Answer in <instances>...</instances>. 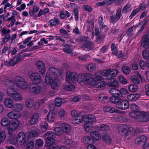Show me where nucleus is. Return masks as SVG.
Wrapping results in <instances>:
<instances>
[{
    "label": "nucleus",
    "instance_id": "13d9d810",
    "mask_svg": "<svg viewBox=\"0 0 149 149\" xmlns=\"http://www.w3.org/2000/svg\"><path fill=\"white\" fill-rule=\"evenodd\" d=\"M106 84L104 81H100L97 82L96 84V86L97 88H100L104 87L105 86Z\"/></svg>",
    "mask_w": 149,
    "mask_h": 149
},
{
    "label": "nucleus",
    "instance_id": "de8ad7c7",
    "mask_svg": "<svg viewBox=\"0 0 149 149\" xmlns=\"http://www.w3.org/2000/svg\"><path fill=\"white\" fill-rule=\"evenodd\" d=\"M96 68V66L95 64L92 63H90L86 67V69L91 72H92L95 70Z\"/></svg>",
    "mask_w": 149,
    "mask_h": 149
},
{
    "label": "nucleus",
    "instance_id": "39448f33",
    "mask_svg": "<svg viewBox=\"0 0 149 149\" xmlns=\"http://www.w3.org/2000/svg\"><path fill=\"white\" fill-rule=\"evenodd\" d=\"M7 93L8 96L14 100L19 101L22 100V97L20 94L13 88H8L7 89Z\"/></svg>",
    "mask_w": 149,
    "mask_h": 149
},
{
    "label": "nucleus",
    "instance_id": "2f4dec72",
    "mask_svg": "<svg viewBox=\"0 0 149 149\" xmlns=\"http://www.w3.org/2000/svg\"><path fill=\"white\" fill-rule=\"evenodd\" d=\"M102 139L104 142L109 144L111 142V139L109 134L107 133H105L103 134Z\"/></svg>",
    "mask_w": 149,
    "mask_h": 149
},
{
    "label": "nucleus",
    "instance_id": "6e6d98bb",
    "mask_svg": "<svg viewBox=\"0 0 149 149\" xmlns=\"http://www.w3.org/2000/svg\"><path fill=\"white\" fill-rule=\"evenodd\" d=\"M26 105L27 108H30L33 105V100L30 99H27L26 102Z\"/></svg>",
    "mask_w": 149,
    "mask_h": 149
},
{
    "label": "nucleus",
    "instance_id": "864d4df0",
    "mask_svg": "<svg viewBox=\"0 0 149 149\" xmlns=\"http://www.w3.org/2000/svg\"><path fill=\"white\" fill-rule=\"evenodd\" d=\"M6 137V134L4 132L2 131L0 132V144L5 141Z\"/></svg>",
    "mask_w": 149,
    "mask_h": 149
},
{
    "label": "nucleus",
    "instance_id": "79ce46f5",
    "mask_svg": "<svg viewBox=\"0 0 149 149\" xmlns=\"http://www.w3.org/2000/svg\"><path fill=\"white\" fill-rule=\"evenodd\" d=\"M139 26L138 24L135 26H133L129 28L127 30L126 34L127 36H130L133 31V29H135Z\"/></svg>",
    "mask_w": 149,
    "mask_h": 149
},
{
    "label": "nucleus",
    "instance_id": "680f3d73",
    "mask_svg": "<svg viewBox=\"0 0 149 149\" xmlns=\"http://www.w3.org/2000/svg\"><path fill=\"white\" fill-rule=\"evenodd\" d=\"M142 55L144 58L149 57V51L147 50H144L142 52Z\"/></svg>",
    "mask_w": 149,
    "mask_h": 149
},
{
    "label": "nucleus",
    "instance_id": "9d476101",
    "mask_svg": "<svg viewBox=\"0 0 149 149\" xmlns=\"http://www.w3.org/2000/svg\"><path fill=\"white\" fill-rule=\"evenodd\" d=\"M121 8H119L117 11L116 15L111 16L110 20L111 23L115 24L120 19L121 16Z\"/></svg>",
    "mask_w": 149,
    "mask_h": 149
},
{
    "label": "nucleus",
    "instance_id": "3c124183",
    "mask_svg": "<svg viewBox=\"0 0 149 149\" xmlns=\"http://www.w3.org/2000/svg\"><path fill=\"white\" fill-rule=\"evenodd\" d=\"M93 140L91 137L89 136H86L84 137L82 140V142L86 144L90 143L91 140Z\"/></svg>",
    "mask_w": 149,
    "mask_h": 149
},
{
    "label": "nucleus",
    "instance_id": "e433bc0d",
    "mask_svg": "<svg viewBox=\"0 0 149 149\" xmlns=\"http://www.w3.org/2000/svg\"><path fill=\"white\" fill-rule=\"evenodd\" d=\"M28 137L29 139L37 136L38 135V133L36 130H32L28 133Z\"/></svg>",
    "mask_w": 149,
    "mask_h": 149
},
{
    "label": "nucleus",
    "instance_id": "0e129e2a",
    "mask_svg": "<svg viewBox=\"0 0 149 149\" xmlns=\"http://www.w3.org/2000/svg\"><path fill=\"white\" fill-rule=\"evenodd\" d=\"M84 127L86 131L87 132H88L91 129L92 127L88 123H86L84 125Z\"/></svg>",
    "mask_w": 149,
    "mask_h": 149
},
{
    "label": "nucleus",
    "instance_id": "9b49d317",
    "mask_svg": "<svg viewBox=\"0 0 149 149\" xmlns=\"http://www.w3.org/2000/svg\"><path fill=\"white\" fill-rule=\"evenodd\" d=\"M36 65L39 70V72L43 75L45 72V67L44 63L42 61H38L36 63Z\"/></svg>",
    "mask_w": 149,
    "mask_h": 149
},
{
    "label": "nucleus",
    "instance_id": "393cba45",
    "mask_svg": "<svg viewBox=\"0 0 149 149\" xmlns=\"http://www.w3.org/2000/svg\"><path fill=\"white\" fill-rule=\"evenodd\" d=\"M142 78L140 75L139 74L138 77L133 76L131 77L132 81L134 84H138L140 83V80H142Z\"/></svg>",
    "mask_w": 149,
    "mask_h": 149
},
{
    "label": "nucleus",
    "instance_id": "603ef678",
    "mask_svg": "<svg viewBox=\"0 0 149 149\" xmlns=\"http://www.w3.org/2000/svg\"><path fill=\"white\" fill-rule=\"evenodd\" d=\"M122 71L125 74H129L130 72V68L127 66H124L122 68Z\"/></svg>",
    "mask_w": 149,
    "mask_h": 149
},
{
    "label": "nucleus",
    "instance_id": "e2e57ef3",
    "mask_svg": "<svg viewBox=\"0 0 149 149\" xmlns=\"http://www.w3.org/2000/svg\"><path fill=\"white\" fill-rule=\"evenodd\" d=\"M5 84L6 86H12L14 83V82L9 79H5L4 81Z\"/></svg>",
    "mask_w": 149,
    "mask_h": 149
},
{
    "label": "nucleus",
    "instance_id": "a878e982",
    "mask_svg": "<svg viewBox=\"0 0 149 149\" xmlns=\"http://www.w3.org/2000/svg\"><path fill=\"white\" fill-rule=\"evenodd\" d=\"M90 135L94 139L96 140H99L100 139V134L97 131H94L90 133Z\"/></svg>",
    "mask_w": 149,
    "mask_h": 149
},
{
    "label": "nucleus",
    "instance_id": "f3484780",
    "mask_svg": "<svg viewBox=\"0 0 149 149\" xmlns=\"http://www.w3.org/2000/svg\"><path fill=\"white\" fill-rule=\"evenodd\" d=\"M63 132L67 134H69L72 131L71 126L67 124H63L61 125Z\"/></svg>",
    "mask_w": 149,
    "mask_h": 149
},
{
    "label": "nucleus",
    "instance_id": "58836bf2",
    "mask_svg": "<svg viewBox=\"0 0 149 149\" xmlns=\"http://www.w3.org/2000/svg\"><path fill=\"white\" fill-rule=\"evenodd\" d=\"M49 23H50V25L52 27L53 26L57 25L59 24L60 22L58 19L55 17L54 19L50 20Z\"/></svg>",
    "mask_w": 149,
    "mask_h": 149
},
{
    "label": "nucleus",
    "instance_id": "ddd939ff",
    "mask_svg": "<svg viewBox=\"0 0 149 149\" xmlns=\"http://www.w3.org/2000/svg\"><path fill=\"white\" fill-rule=\"evenodd\" d=\"M127 130L125 135V138L127 139H130L134 133L136 134L138 132L137 129H135L132 127H129Z\"/></svg>",
    "mask_w": 149,
    "mask_h": 149
},
{
    "label": "nucleus",
    "instance_id": "6e6552de",
    "mask_svg": "<svg viewBox=\"0 0 149 149\" xmlns=\"http://www.w3.org/2000/svg\"><path fill=\"white\" fill-rule=\"evenodd\" d=\"M17 139L19 147L25 146L27 143L26 135L23 132H20L17 134Z\"/></svg>",
    "mask_w": 149,
    "mask_h": 149
},
{
    "label": "nucleus",
    "instance_id": "49530a36",
    "mask_svg": "<svg viewBox=\"0 0 149 149\" xmlns=\"http://www.w3.org/2000/svg\"><path fill=\"white\" fill-rule=\"evenodd\" d=\"M15 112H19V111H22L23 108V106L19 104H15Z\"/></svg>",
    "mask_w": 149,
    "mask_h": 149
},
{
    "label": "nucleus",
    "instance_id": "69168bd1",
    "mask_svg": "<svg viewBox=\"0 0 149 149\" xmlns=\"http://www.w3.org/2000/svg\"><path fill=\"white\" fill-rule=\"evenodd\" d=\"M119 80L121 83L123 84H125L127 83V81L126 79L122 75H120L119 76Z\"/></svg>",
    "mask_w": 149,
    "mask_h": 149
},
{
    "label": "nucleus",
    "instance_id": "5701e85b",
    "mask_svg": "<svg viewBox=\"0 0 149 149\" xmlns=\"http://www.w3.org/2000/svg\"><path fill=\"white\" fill-rule=\"evenodd\" d=\"M82 41L84 44V47L90 50L92 49L94 47L93 43L91 42L86 40H82Z\"/></svg>",
    "mask_w": 149,
    "mask_h": 149
},
{
    "label": "nucleus",
    "instance_id": "20e7f679",
    "mask_svg": "<svg viewBox=\"0 0 149 149\" xmlns=\"http://www.w3.org/2000/svg\"><path fill=\"white\" fill-rule=\"evenodd\" d=\"M119 96H113L110 97L104 94H101L99 97V101L102 103H107L109 100L112 103H117L121 101Z\"/></svg>",
    "mask_w": 149,
    "mask_h": 149
},
{
    "label": "nucleus",
    "instance_id": "2eb2a0df",
    "mask_svg": "<svg viewBox=\"0 0 149 149\" xmlns=\"http://www.w3.org/2000/svg\"><path fill=\"white\" fill-rule=\"evenodd\" d=\"M117 105L119 109L123 110L127 109L129 107V102L126 100L122 101L119 102Z\"/></svg>",
    "mask_w": 149,
    "mask_h": 149
},
{
    "label": "nucleus",
    "instance_id": "ea45409f",
    "mask_svg": "<svg viewBox=\"0 0 149 149\" xmlns=\"http://www.w3.org/2000/svg\"><path fill=\"white\" fill-rule=\"evenodd\" d=\"M104 112H118V110H116L115 108L110 106H106L103 108Z\"/></svg>",
    "mask_w": 149,
    "mask_h": 149
},
{
    "label": "nucleus",
    "instance_id": "7ed1b4c3",
    "mask_svg": "<svg viewBox=\"0 0 149 149\" xmlns=\"http://www.w3.org/2000/svg\"><path fill=\"white\" fill-rule=\"evenodd\" d=\"M78 82H85L91 85H93L95 81L93 79V76L91 74L86 73L84 74L78 75Z\"/></svg>",
    "mask_w": 149,
    "mask_h": 149
},
{
    "label": "nucleus",
    "instance_id": "1a4fd4ad",
    "mask_svg": "<svg viewBox=\"0 0 149 149\" xmlns=\"http://www.w3.org/2000/svg\"><path fill=\"white\" fill-rule=\"evenodd\" d=\"M66 81L70 82V81L73 83H75L77 81L78 82V75L75 72H68L66 74Z\"/></svg>",
    "mask_w": 149,
    "mask_h": 149
},
{
    "label": "nucleus",
    "instance_id": "6ab92c4d",
    "mask_svg": "<svg viewBox=\"0 0 149 149\" xmlns=\"http://www.w3.org/2000/svg\"><path fill=\"white\" fill-rule=\"evenodd\" d=\"M65 143L68 146L73 148L77 144V142L73 141L71 139H68L65 140Z\"/></svg>",
    "mask_w": 149,
    "mask_h": 149
},
{
    "label": "nucleus",
    "instance_id": "bb28decb",
    "mask_svg": "<svg viewBox=\"0 0 149 149\" xmlns=\"http://www.w3.org/2000/svg\"><path fill=\"white\" fill-rule=\"evenodd\" d=\"M5 106L8 108H11L13 105V102L9 97L6 98L4 101Z\"/></svg>",
    "mask_w": 149,
    "mask_h": 149
},
{
    "label": "nucleus",
    "instance_id": "423d86ee",
    "mask_svg": "<svg viewBox=\"0 0 149 149\" xmlns=\"http://www.w3.org/2000/svg\"><path fill=\"white\" fill-rule=\"evenodd\" d=\"M28 75L31 81L36 84H39L42 81L41 77L38 72L30 70L28 72Z\"/></svg>",
    "mask_w": 149,
    "mask_h": 149
},
{
    "label": "nucleus",
    "instance_id": "4d7b16f0",
    "mask_svg": "<svg viewBox=\"0 0 149 149\" xmlns=\"http://www.w3.org/2000/svg\"><path fill=\"white\" fill-rule=\"evenodd\" d=\"M43 142L42 140L41 139H38L36 140V146L39 147H41L43 145Z\"/></svg>",
    "mask_w": 149,
    "mask_h": 149
},
{
    "label": "nucleus",
    "instance_id": "b1692460",
    "mask_svg": "<svg viewBox=\"0 0 149 149\" xmlns=\"http://www.w3.org/2000/svg\"><path fill=\"white\" fill-rule=\"evenodd\" d=\"M55 140L54 138V137L50 138H49L48 137V139H46V143L48 145L47 146H48L49 148H51L52 147V149H54L55 148V146H52L54 143Z\"/></svg>",
    "mask_w": 149,
    "mask_h": 149
},
{
    "label": "nucleus",
    "instance_id": "c03bdc74",
    "mask_svg": "<svg viewBox=\"0 0 149 149\" xmlns=\"http://www.w3.org/2000/svg\"><path fill=\"white\" fill-rule=\"evenodd\" d=\"M20 122L19 120H17L13 121L12 123L11 122V126L13 127L14 129L15 130L17 129L18 128Z\"/></svg>",
    "mask_w": 149,
    "mask_h": 149
},
{
    "label": "nucleus",
    "instance_id": "37998d69",
    "mask_svg": "<svg viewBox=\"0 0 149 149\" xmlns=\"http://www.w3.org/2000/svg\"><path fill=\"white\" fill-rule=\"evenodd\" d=\"M109 92L113 96H116V95H117V96H120L119 91L115 88H111L109 90Z\"/></svg>",
    "mask_w": 149,
    "mask_h": 149
},
{
    "label": "nucleus",
    "instance_id": "a18cd8bd",
    "mask_svg": "<svg viewBox=\"0 0 149 149\" xmlns=\"http://www.w3.org/2000/svg\"><path fill=\"white\" fill-rule=\"evenodd\" d=\"M132 112H143L140 110L139 108L135 104H132L130 106Z\"/></svg>",
    "mask_w": 149,
    "mask_h": 149
},
{
    "label": "nucleus",
    "instance_id": "f8f14e48",
    "mask_svg": "<svg viewBox=\"0 0 149 149\" xmlns=\"http://www.w3.org/2000/svg\"><path fill=\"white\" fill-rule=\"evenodd\" d=\"M50 74L54 77H58L62 74V71L54 67H51L49 68Z\"/></svg>",
    "mask_w": 149,
    "mask_h": 149
},
{
    "label": "nucleus",
    "instance_id": "7c9ffc66",
    "mask_svg": "<svg viewBox=\"0 0 149 149\" xmlns=\"http://www.w3.org/2000/svg\"><path fill=\"white\" fill-rule=\"evenodd\" d=\"M147 139V137L146 136L142 135L136 139L135 142L137 144H139L141 142H145Z\"/></svg>",
    "mask_w": 149,
    "mask_h": 149
},
{
    "label": "nucleus",
    "instance_id": "cd10ccee",
    "mask_svg": "<svg viewBox=\"0 0 149 149\" xmlns=\"http://www.w3.org/2000/svg\"><path fill=\"white\" fill-rule=\"evenodd\" d=\"M1 124L3 127L8 126L10 125L11 121L8 118H4L1 120Z\"/></svg>",
    "mask_w": 149,
    "mask_h": 149
},
{
    "label": "nucleus",
    "instance_id": "4c0bfd02",
    "mask_svg": "<svg viewBox=\"0 0 149 149\" xmlns=\"http://www.w3.org/2000/svg\"><path fill=\"white\" fill-rule=\"evenodd\" d=\"M63 132L62 127H56L54 129V133L57 136H60L62 135Z\"/></svg>",
    "mask_w": 149,
    "mask_h": 149
},
{
    "label": "nucleus",
    "instance_id": "f704fd0d",
    "mask_svg": "<svg viewBox=\"0 0 149 149\" xmlns=\"http://www.w3.org/2000/svg\"><path fill=\"white\" fill-rule=\"evenodd\" d=\"M53 77H51V74L47 72L46 73L45 77V81L49 84H51L54 80H53Z\"/></svg>",
    "mask_w": 149,
    "mask_h": 149
},
{
    "label": "nucleus",
    "instance_id": "c85d7f7f",
    "mask_svg": "<svg viewBox=\"0 0 149 149\" xmlns=\"http://www.w3.org/2000/svg\"><path fill=\"white\" fill-rule=\"evenodd\" d=\"M110 80V81L108 82L107 84V85L109 86L116 87L118 85V82L115 78H112Z\"/></svg>",
    "mask_w": 149,
    "mask_h": 149
},
{
    "label": "nucleus",
    "instance_id": "4be33fe9",
    "mask_svg": "<svg viewBox=\"0 0 149 149\" xmlns=\"http://www.w3.org/2000/svg\"><path fill=\"white\" fill-rule=\"evenodd\" d=\"M21 114L19 112H9L8 116L11 119H15L20 118Z\"/></svg>",
    "mask_w": 149,
    "mask_h": 149
},
{
    "label": "nucleus",
    "instance_id": "338daca9",
    "mask_svg": "<svg viewBox=\"0 0 149 149\" xmlns=\"http://www.w3.org/2000/svg\"><path fill=\"white\" fill-rule=\"evenodd\" d=\"M73 13L74 14V17L76 21H77L78 20V13L79 11L77 8L74 9L73 10Z\"/></svg>",
    "mask_w": 149,
    "mask_h": 149
},
{
    "label": "nucleus",
    "instance_id": "dca6fc26",
    "mask_svg": "<svg viewBox=\"0 0 149 149\" xmlns=\"http://www.w3.org/2000/svg\"><path fill=\"white\" fill-rule=\"evenodd\" d=\"M47 117L48 122L51 123L54 122L55 118L57 117V114L56 112H48Z\"/></svg>",
    "mask_w": 149,
    "mask_h": 149
},
{
    "label": "nucleus",
    "instance_id": "c9c22d12",
    "mask_svg": "<svg viewBox=\"0 0 149 149\" xmlns=\"http://www.w3.org/2000/svg\"><path fill=\"white\" fill-rule=\"evenodd\" d=\"M96 128L98 131H106L108 130L109 127L107 125L104 124H100L96 127Z\"/></svg>",
    "mask_w": 149,
    "mask_h": 149
},
{
    "label": "nucleus",
    "instance_id": "aec40b11",
    "mask_svg": "<svg viewBox=\"0 0 149 149\" xmlns=\"http://www.w3.org/2000/svg\"><path fill=\"white\" fill-rule=\"evenodd\" d=\"M139 65L143 69H149V58L146 59L145 62L142 60L141 61L139 62Z\"/></svg>",
    "mask_w": 149,
    "mask_h": 149
},
{
    "label": "nucleus",
    "instance_id": "774afa93",
    "mask_svg": "<svg viewBox=\"0 0 149 149\" xmlns=\"http://www.w3.org/2000/svg\"><path fill=\"white\" fill-rule=\"evenodd\" d=\"M120 95H126L128 93L127 90L125 88H122L119 91Z\"/></svg>",
    "mask_w": 149,
    "mask_h": 149
},
{
    "label": "nucleus",
    "instance_id": "0eeeda50",
    "mask_svg": "<svg viewBox=\"0 0 149 149\" xmlns=\"http://www.w3.org/2000/svg\"><path fill=\"white\" fill-rule=\"evenodd\" d=\"M18 86L22 90H25L27 88L28 84L25 80L21 76H17L15 79Z\"/></svg>",
    "mask_w": 149,
    "mask_h": 149
},
{
    "label": "nucleus",
    "instance_id": "bf43d9fd",
    "mask_svg": "<svg viewBox=\"0 0 149 149\" xmlns=\"http://www.w3.org/2000/svg\"><path fill=\"white\" fill-rule=\"evenodd\" d=\"M54 133L52 132H47L45 134V136L46 137L47 139H48V138H49L54 137Z\"/></svg>",
    "mask_w": 149,
    "mask_h": 149
},
{
    "label": "nucleus",
    "instance_id": "5fc2aeb1",
    "mask_svg": "<svg viewBox=\"0 0 149 149\" xmlns=\"http://www.w3.org/2000/svg\"><path fill=\"white\" fill-rule=\"evenodd\" d=\"M131 5L127 3L122 10V13H127L131 10Z\"/></svg>",
    "mask_w": 149,
    "mask_h": 149
},
{
    "label": "nucleus",
    "instance_id": "f03ea898",
    "mask_svg": "<svg viewBox=\"0 0 149 149\" xmlns=\"http://www.w3.org/2000/svg\"><path fill=\"white\" fill-rule=\"evenodd\" d=\"M130 116L138 121L149 120V112H130Z\"/></svg>",
    "mask_w": 149,
    "mask_h": 149
},
{
    "label": "nucleus",
    "instance_id": "4468645a",
    "mask_svg": "<svg viewBox=\"0 0 149 149\" xmlns=\"http://www.w3.org/2000/svg\"><path fill=\"white\" fill-rule=\"evenodd\" d=\"M149 36L148 35H144L143 36L141 43L142 47L146 49L149 48Z\"/></svg>",
    "mask_w": 149,
    "mask_h": 149
},
{
    "label": "nucleus",
    "instance_id": "72a5a7b5",
    "mask_svg": "<svg viewBox=\"0 0 149 149\" xmlns=\"http://www.w3.org/2000/svg\"><path fill=\"white\" fill-rule=\"evenodd\" d=\"M128 125H122L118 127V133L121 134L126 131L128 128Z\"/></svg>",
    "mask_w": 149,
    "mask_h": 149
},
{
    "label": "nucleus",
    "instance_id": "a211bd4d",
    "mask_svg": "<svg viewBox=\"0 0 149 149\" xmlns=\"http://www.w3.org/2000/svg\"><path fill=\"white\" fill-rule=\"evenodd\" d=\"M29 90L33 93L37 94L40 91V87L38 85H32L29 87Z\"/></svg>",
    "mask_w": 149,
    "mask_h": 149
},
{
    "label": "nucleus",
    "instance_id": "8fccbe9b",
    "mask_svg": "<svg viewBox=\"0 0 149 149\" xmlns=\"http://www.w3.org/2000/svg\"><path fill=\"white\" fill-rule=\"evenodd\" d=\"M63 100L61 98H57L55 100V104L56 107H59L63 103Z\"/></svg>",
    "mask_w": 149,
    "mask_h": 149
},
{
    "label": "nucleus",
    "instance_id": "f257e3e1",
    "mask_svg": "<svg viewBox=\"0 0 149 149\" xmlns=\"http://www.w3.org/2000/svg\"><path fill=\"white\" fill-rule=\"evenodd\" d=\"M71 114L74 118L72 121L74 124L86 122L92 123L96 120L95 117L92 114L83 115L81 112H71Z\"/></svg>",
    "mask_w": 149,
    "mask_h": 149
},
{
    "label": "nucleus",
    "instance_id": "09e8293b",
    "mask_svg": "<svg viewBox=\"0 0 149 149\" xmlns=\"http://www.w3.org/2000/svg\"><path fill=\"white\" fill-rule=\"evenodd\" d=\"M128 88L130 91L134 92L137 90L138 87L137 85L133 84L130 85L128 87Z\"/></svg>",
    "mask_w": 149,
    "mask_h": 149
},
{
    "label": "nucleus",
    "instance_id": "a19ab883",
    "mask_svg": "<svg viewBox=\"0 0 149 149\" xmlns=\"http://www.w3.org/2000/svg\"><path fill=\"white\" fill-rule=\"evenodd\" d=\"M75 86L72 84H69L68 85H65L63 86V88L64 90L71 91L74 90L75 89Z\"/></svg>",
    "mask_w": 149,
    "mask_h": 149
},
{
    "label": "nucleus",
    "instance_id": "412c9836",
    "mask_svg": "<svg viewBox=\"0 0 149 149\" xmlns=\"http://www.w3.org/2000/svg\"><path fill=\"white\" fill-rule=\"evenodd\" d=\"M110 70L111 69H107L103 71L101 73L102 75H104L106 77L108 81L110 79L113 78V77L112 76L111 72L110 71Z\"/></svg>",
    "mask_w": 149,
    "mask_h": 149
},
{
    "label": "nucleus",
    "instance_id": "052dcab7",
    "mask_svg": "<svg viewBox=\"0 0 149 149\" xmlns=\"http://www.w3.org/2000/svg\"><path fill=\"white\" fill-rule=\"evenodd\" d=\"M34 146V143L32 141H30L28 144L25 149H33Z\"/></svg>",
    "mask_w": 149,
    "mask_h": 149
},
{
    "label": "nucleus",
    "instance_id": "c756f323",
    "mask_svg": "<svg viewBox=\"0 0 149 149\" xmlns=\"http://www.w3.org/2000/svg\"><path fill=\"white\" fill-rule=\"evenodd\" d=\"M48 125L47 123L45 121H41L40 124V128L42 132H44L47 129Z\"/></svg>",
    "mask_w": 149,
    "mask_h": 149
},
{
    "label": "nucleus",
    "instance_id": "473e14b6",
    "mask_svg": "<svg viewBox=\"0 0 149 149\" xmlns=\"http://www.w3.org/2000/svg\"><path fill=\"white\" fill-rule=\"evenodd\" d=\"M38 118L39 116L38 114L37 113H34L30 120V124L31 125H33L36 123L38 121Z\"/></svg>",
    "mask_w": 149,
    "mask_h": 149
}]
</instances>
